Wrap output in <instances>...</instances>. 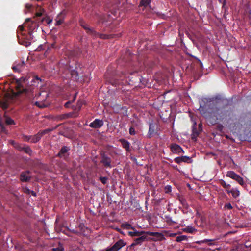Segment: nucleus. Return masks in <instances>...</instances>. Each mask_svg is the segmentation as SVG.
<instances>
[{"label":"nucleus","instance_id":"1","mask_svg":"<svg viewBox=\"0 0 251 251\" xmlns=\"http://www.w3.org/2000/svg\"><path fill=\"white\" fill-rule=\"evenodd\" d=\"M207 106L200 105L199 111L201 115L206 119H220L222 117V111L218 105L217 102H210Z\"/></svg>","mask_w":251,"mask_h":251},{"label":"nucleus","instance_id":"2","mask_svg":"<svg viewBox=\"0 0 251 251\" xmlns=\"http://www.w3.org/2000/svg\"><path fill=\"white\" fill-rule=\"evenodd\" d=\"M21 80H17L16 81L15 89L17 90V92H15L13 90L9 93L5 94L6 98L8 99H14L17 98L20 94L22 93H27L28 90L25 88H24L23 83L20 82Z\"/></svg>","mask_w":251,"mask_h":251},{"label":"nucleus","instance_id":"3","mask_svg":"<svg viewBox=\"0 0 251 251\" xmlns=\"http://www.w3.org/2000/svg\"><path fill=\"white\" fill-rule=\"evenodd\" d=\"M60 125H57L55 127L52 128H48L45 130L39 131L37 134L32 136L31 138V142L32 143H36L38 142L41 137L45 134L49 133L50 132L53 130L57 128Z\"/></svg>","mask_w":251,"mask_h":251},{"label":"nucleus","instance_id":"4","mask_svg":"<svg viewBox=\"0 0 251 251\" xmlns=\"http://www.w3.org/2000/svg\"><path fill=\"white\" fill-rule=\"evenodd\" d=\"M126 243L120 239L116 242L112 247L106 249V251H118L123 247L126 245Z\"/></svg>","mask_w":251,"mask_h":251},{"label":"nucleus","instance_id":"5","mask_svg":"<svg viewBox=\"0 0 251 251\" xmlns=\"http://www.w3.org/2000/svg\"><path fill=\"white\" fill-rule=\"evenodd\" d=\"M226 176L237 181L240 185H243L244 182L242 177L233 171L227 172Z\"/></svg>","mask_w":251,"mask_h":251},{"label":"nucleus","instance_id":"6","mask_svg":"<svg viewBox=\"0 0 251 251\" xmlns=\"http://www.w3.org/2000/svg\"><path fill=\"white\" fill-rule=\"evenodd\" d=\"M100 156L101 158L100 162L103 164V166L106 167L111 168V158L108 157L103 151L101 152Z\"/></svg>","mask_w":251,"mask_h":251},{"label":"nucleus","instance_id":"7","mask_svg":"<svg viewBox=\"0 0 251 251\" xmlns=\"http://www.w3.org/2000/svg\"><path fill=\"white\" fill-rule=\"evenodd\" d=\"M201 130L202 129H198L197 128V123L196 121H194L193 125L192 133L191 134L192 139L194 141H196Z\"/></svg>","mask_w":251,"mask_h":251},{"label":"nucleus","instance_id":"8","mask_svg":"<svg viewBox=\"0 0 251 251\" xmlns=\"http://www.w3.org/2000/svg\"><path fill=\"white\" fill-rule=\"evenodd\" d=\"M148 234H144L143 235L139 236L138 238L134 240L133 243L131 245V247H134L138 245H141L143 242L147 240Z\"/></svg>","mask_w":251,"mask_h":251},{"label":"nucleus","instance_id":"9","mask_svg":"<svg viewBox=\"0 0 251 251\" xmlns=\"http://www.w3.org/2000/svg\"><path fill=\"white\" fill-rule=\"evenodd\" d=\"M170 149L173 153H184V151L181 147L176 144H172L170 145Z\"/></svg>","mask_w":251,"mask_h":251},{"label":"nucleus","instance_id":"10","mask_svg":"<svg viewBox=\"0 0 251 251\" xmlns=\"http://www.w3.org/2000/svg\"><path fill=\"white\" fill-rule=\"evenodd\" d=\"M30 173V172L29 171L22 172L20 176V180L22 182L29 181L31 178V177L28 176Z\"/></svg>","mask_w":251,"mask_h":251},{"label":"nucleus","instance_id":"11","mask_svg":"<svg viewBox=\"0 0 251 251\" xmlns=\"http://www.w3.org/2000/svg\"><path fill=\"white\" fill-rule=\"evenodd\" d=\"M174 161L176 163L180 164L182 162L189 163L191 162V158L186 156H182L175 158Z\"/></svg>","mask_w":251,"mask_h":251},{"label":"nucleus","instance_id":"12","mask_svg":"<svg viewBox=\"0 0 251 251\" xmlns=\"http://www.w3.org/2000/svg\"><path fill=\"white\" fill-rule=\"evenodd\" d=\"M80 25L86 30V32L91 34H95L96 32L93 28H90L89 25L82 20L80 21Z\"/></svg>","mask_w":251,"mask_h":251},{"label":"nucleus","instance_id":"13","mask_svg":"<svg viewBox=\"0 0 251 251\" xmlns=\"http://www.w3.org/2000/svg\"><path fill=\"white\" fill-rule=\"evenodd\" d=\"M103 121L99 119H95L92 123H91L89 126L91 127L94 128H100L103 125Z\"/></svg>","mask_w":251,"mask_h":251},{"label":"nucleus","instance_id":"14","mask_svg":"<svg viewBox=\"0 0 251 251\" xmlns=\"http://www.w3.org/2000/svg\"><path fill=\"white\" fill-rule=\"evenodd\" d=\"M147 234L149 235L155 236L159 241L163 240L165 239L163 235L159 232H147Z\"/></svg>","mask_w":251,"mask_h":251},{"label":"nucleus","instance_id":"15","mask_svg":"<svg viewBox=\"0 0 251 251\" xmlns=\"http://www.w3.org/2000/svg\"><path fill=\"white\" fill-rule=\"evenodd\" d=\"M119 141L121 143L122 147L125 148L127 151H129L130 150V144L126 140L124 139H121Z\"/></svg>","mask_w":251,"mask_h":251},{"label":"nucleus","instance_id":"16","mask_svg":"<svg viewBox=\"0 0 251 251\" xmlns=\"http://www.w3.org/2000/svg\"><path fill=\"white\" fill-rule=\"evenodd\" d=\"M94 35H97L99 36V37L101 39H110V38H114L115 36H117L118 35H115V34H109V35H108V34H99V33H97L96 32L95 34H94Z\"/></svg>","mask_w":251,"mask_h":251},{"label":"nucleus","instance_id":"17","mask_svg":"<svg viewBox=\"0 0 251 251\" xmlns=\"http://www.w3.org/2000/svg\"><path fill=\"white\" fill-rule=\"evenodd\" d=\"M129 235L131 237H139L144 234H147V232L145 231H134L133 232L130 231L128 232Z\"/></svg>","mask_w":251,"mask_h":251},{"label":"nucleus","instance_id":"18","mask_svg":"<svg viewBox=\"0 0 251 251\" xmlns=\"http://www.w3.org/2000/svg\"><path fill=\"white\" fill-rule=\"evenodd\" d=\"M4 98L5 99V101H1L0 102V107L2 108L3 109H5L8 107V102L13 99H8L7 98H6L5 95L4 96Z\"/></svg>","mask_w":251,"mask_h":251},{"label":"nucleus","instance_id":"19","mask_svg":"<svg viewBox=\"0 0 251 251\" xmlns=\"http://www.w3.org/2000/svg\"><path fill=\"white\" fill-rule=\"evenodd\" d=\"M179 200L180 202H181V203L182 204V205H183L184 208H185L186 209L188 208L189 205L187 203L186 200L185 199V198H184L182 196H180L179 197Z\"/></svg>","mask_w":251,"mask_h":251},{"label":"nucleus","instance_id":"20","mask_svg":"<svg viewBox=\"0 0 251 251\" xmlns=\"http://www.w3.org/2000/svg\"><path fill=\"white\" fill-rule=\"evenodd\" d=\"M228 193H231L233 197L235 198L238 197L239 195V191L237 190L232 189L231 190H227Z\"/></svg>","mask_w":251,"mask_h":251},{"label":"nucleus","instance_id":"21","mask_svg":"<svg viewBox=\"0 0 251 251\" xmlns=\"http://www.w3.org/2000/svg\"><path fill=\"white\" fill-rule=\"evenodd\" d=\"M5 122L7 125L15 124L14 121L9 117H5Z\"/></svg>","mask_w":251,"mask_h":251},{"label":"nucleus","instance_id":"22","mask_svg":"<svg viewBox=\"0 0 251 251\" xmlns=\"http://www.w3.org/2000/svg\"><path fill=\"white\" fill-rule=\"evenodd\" d=\"M188 237L186 235H180L176 237V241L177 242H180L184 240H187Z\"/></svg>","mask_w":251,"mask_h":251},{"label":"nucleus","instance_id":"23","mask_svg":"<svg viewBox=\"0 0 251 251\" xmlns=\"http://www.w3.org/2000/svg\"><path fill=\"white\" fill-rule=\"evenodd\" d=\"M23 151L25 153L31 155L32 151L29 146H24Z\"/></svg>","mask_w":251,"mask_h":251},{"label":"nucleus","instance_id":"24","mask_svg":"<svg viewBox=\"0 0 251 251\" xmlns=\"http://www.w3.org/2000/svg\"><path fill=\"white\" fill-rule=\"evenodd\" d=\"M151 2V0H141L140 3V6L147 7Z\"/></svg>","mask_w":251,"mask_h":251},{"label":"nucleus","instance_id":"25","mask_svg":"<svg viewBox=\"0 0 251 251\" xmlns=\"http://www.w3.org/2000/svg\"><path fill=\"white\" fill-rule=\"evenodd\" d=\"M122 227H123L124 228H126L127 229H133L135 230V228L132 227L131 225L128 223H124L122 225Z\"/></svg>","mask_w":251,"mask_h":251},{"label":"nucleus","instance_id":"26","mask_svg":"<svg viewBox=\"0 0 251 251\" xmlns=\"http://www.w3.org/2000/svg\"><path fill=\"white\" fill-rule=\"evenodd\" d=\"M220 184L223 187H224L225 188H226V190H229L228 189H229V188L230 187V185L229 184H226V183L225 182V181L223 180H220Z\"/></svg>","mask_w":251,"mask_h":251},{"label":"nucleus","instance_id":"27","mask_svg":"<svg viewBox=\"0 0 251 251\" xmlns=\"http://www.w3.org/2000/svg\"><path fill=\"white\" fill-rule=\"evenodd\" d=\"M84 104V101L82 100H79L77 103L76 106L75 108V110H78L79 111L81 109V108L82 105Z\"/></svg>","mask_w":251,"mask_h":251},{"label":"nucleus","instance_id":"28","mask_svg":"<svg viewBox=\"0 0 251 251\" xmlns=\"http://www.w3.org/2000/svg\"><path fill=\"white\" fill-rule=\"evenodd\" d=\"M215 240V239H204L203 240L197 241L196 242V243L198 244H201V243H206V242H210V241H214Z\"/></svg>","mask_w":251,"mask_h":251},{"label":"nucleus","instance_id":"29","mask_svg":"<svg viewBox=\"0 0 251 251\" xmlns=\"http://www.w3.org/2000/svg\"><path fill=\"white\" fill-rule=\"evenodd\" d=\"M68 151V148L66 146H64L63 147L61 150L60 151V152L59 153H58V155H60V154L61 153V154H64L66 152H67Z\"/></svg>","mask_w":251,"mask_h":251},{"label":"nucleus","instance_id":"30","mask_svg":"<svg viewBox=\"0 0 251 251\" xmlns=\"http://www.w3.org/2000/svg\"><path fill=\"white\" fill-rule=\"evenodd\" d=\"M154 132V126L152 124L149 125V133L150 135L152 134Z\"/></svg>","mask_w":251,"mask_h":251},{"label":"nucleus","instance_id":"31","mask_svg":"<svg viewBox=\"0 0 251 251\" xmlns=\"http://www.w3.org/2000/svg\"><path fill=\"white\" fill-rule=\"evenodd\" d=\"M35 104L38 107L43 108L46 107L47 106L44 103L40 102L37 101L35 103Z\"/></svg>","mask_w":251,"mask_h":251},{"label":"nucleus","instance_id":"32","mask_svg":"<svg viewBox=\"0 0 251 251\" xmlns=\"http://www.w3.org/2000/svg\"><path fill=\"white\" fill-rule=\"evenodd\" d=\"M45 21L48 24H50L52 22V20L50 19L49 18H44L42 20V22H43Z\"/></svg>","mask_w":251,"mask_h":251},{"label":"nucleus","instance_id":"33","mask_svg":"<svg viewBox=\"0 0 251 251\" xmlns=\"http://www.w3.org/2000/svg\"><path fill=\"white\" fill-rule=\"evenodd\" d=\"M100 179L101 183H102L103 184H105L107 182V178L106 177H100Z\"/></svg>","mask_w":251,"mask_h":251},{"label":"nucleus","instance_id":"34","mask_svg":"<svg viewBox=\"0 0 251 251\" xmlns=\"http://www.w3.org/2000/svg\"><path fill=\"white\" fill-rule=\"evenodd\" d=\"M129 134L130 135H135L136 134V132H135V129L133 127H131L129 128Z\"/></svg>","mask_w":251,"mask_h":251},{"label":"nucleus","instance_id":"35","mask_svg":"<svg viewBox=\"0 0 251 251\" xmlns=\"http://www.w3.org/2000/svg\"><path fill=\"white\" fill-rule=\"evenodd\" d=\"M12 68L15 72H19L20 71L19 65H16L15 66H13Z\"/></svg>","mask_w":251,"mask_h":251},{"label":"nucleus","instance_id":"36","mask_svg":"<svg viewBox=\"0 0 251 251\" xmlns=\"http://www.w3.org/2000/svg\"><path fill=\"white\" fill-rule=\"evenodd\" d=\"M164 189L166 193H169L171 192V187L170 185L165 186Z\"/></svg>","mask_w":251,"mask_h":251},{"label":"nucleus","instance_id":"37","mask_svg":"<svg viewBox=\"0 0 251 251\" xmlns=\"http://www.w3.org/2000/svg\"><path fill=\"white\" fill-rule=\"evenodd\" d=\"M15 148H17L20 151H23V150H24V146H21L20 145H19L17 144H16V145L15 146Z\"/></svg>","mask_w":251,"mask_h":251},{"label":"nucleus","instance_id":"38","mask_svg":"<svg viewBox=\"0 0 251 251\" xmlns=\"http://www.w3.org/2000/svg\"><path fill=\"white\" fill-rule=\"evenodd\" d=\"M15 148H17L20 151H23V150H24V146H21L20 145H19L17 144H16V145L15 146Z\"/></svg>","mask_w":251,"mask_h":251},{"label":"nucleus","instance_id":"39","mask_svg":"<svg viewBox=\"0 0 251 251\" xmlns=\"http://www.w3.org/2000/svg\"><path fill=\"white\" fill-rule=\"evenodd\" d=\"M26 192L28 194H30L31 193L34 196H36V193L34 191H31L29 189H27L26 190Z\"/></svg>","mask_w":251,"mask_h":251},{"label":"nucleus","instance_id":"40","mask_svg":"<svg viewBox=\"0 0 251 251\" xmlns=\"http://www.w3.org/2000/svg\"><path fill=\"white\" fill-rule=\"evenodd\" d=\"M53 251H63V249L62 248H56L52 249Z\"/></svg>","mask_w":251,"mask_h":251},{"label":"nucleus","instance_id":"41","mask_svg":"<svg viewBox=\"0 0 251 251\" xmlns=\"http://www.w3.org/2000/svg\"><path fill=\"white\" fill-rule=\"evenodd\" d=\"M16 65H19V68L21 70V68L25 65V63L24 61H22L21 63L17 64Z\"/></svg>","mask_w":251,"mask_h":251},{"label":"nucleus","instance_id":"42","mask_svg":"<svg viewBox=\"0 0 251 251\" xmlns=\"http://www.w3.org/2000/svg\"><path fill=\"white\" fill-rule=\"evenodd\" d=\"M225 207H226L228 209H231L232 208V206L230 203H228L225 205Z\"/></svg>","mask_w":251,"mask_h":251},{"label":"nucleus","instance_id":"43","mask_svg":"<svg viewBox=\"0 0 251 251\" xmlns=\"http://www.w3.org/2000/svg\"><path fill=\"white\" fill-rule=\"evenodd\" d=\"M63 23V21L62 20H59L56 21V25H60Z\"/></svg>","mask_w":251,"mask_h":251},{"label":"nucleus","instance_id":"44","mask_svg":"<svg viewBox=\"0 0 251 251\" xmlns=\"http://www.w3.org/2000/svg\"><path fill=\"white\" fill-rule=\"evenodd\" d=\"M245 246L246 247H249L251 246V243L249 242H245Z\"/></svg>","mask_w":251,"mask_h":251},{"label":"nucleus","instance_id":"45","mask_svg":"<svg viewBox=\"0 0 251 251\" xmlns=\"http://www.w3.org/2000/svg\"><path fill=\"white\" fill-rule=\"evenodd\" d=\"M19 80H21L20 81V82H21L22 83H23V82H25V80H26V78H23V77H21L20 78Z\"/></svg>","mask_w":251,"mask_h":251},{"label":"nucleus","instance_id":"46","mask_svg":"<svg viewBox=\"0 0 251 251\" xmlns=\"http://www.w3.org/2000/svg\"><path fill=\"white\" fill-rule=\"evenodd\" d=\"M0 128H1V131H4L5 128H4L3 126L2 125V124L1 123H0Z\"/></svg>","mask_w":251,"mask_h":251},{"label":"nucleus","instance_id":"47","mask_svg":"<svg viewBox=\"0 0 251 251\" xmlns=\"http://www.w3.org/2000/svg\"><path fill=\"white\" fill-rule=\"evenodd\" d=\"M71 103V102L70 101H68L67 102H66L64 106H65V107L67 108L69 107V105Z\"/></svg>","mask_w":251,"mask_h":251},{"label":"nucleus","instance_id":"48","mask_svg":"<svg viewBox=\"0 0 251 251\" xmlns=\"http://www.w3.org/2000/svg\"><path fill=\"white\" fill-rule=\"evenodd\" d=\"M18 29L20 31H22L24 30V26L22 25L19 26L18 27Z\"/></svg>","mask_w":251,"mask_h":251},{"label":"nucleus","instance_id":"49","mask_svg":"<svg viewBox=\"0 0 251 251\" xmlns=\"http://www.w3.org/2000/svg\"><path fill=\"white\" fill-rule=\"evenodd\" d=\"M43 15V13L42 12H38L36 13V15L38 17H40Z\"/></svg>","mask_w":251,"mask_h":251},{"label":"nucleus","instance_id":"50","mask_svg":"<svg viewBox=\"0 0 251 251\" xmlns=\"http://www.w3.org/2000/svg\"><path fill=\"white\" fill-rule=\"evenodd\" d=\"M176 235V233H171L169 234L170 237H174Z\"/></svg>","mask_w":251,"mask_h":251},{"label":"nucleus","instance_id":"51","mask_svg":"<svg viewBox=\"0 0 251 251\" xmlns=\"http://www.w3.org/2000/svg\"><path fill=\"white\" fill-rule=\"evenodd\" d=\"M194 230H195V229L193 228H191L189 229V232L190 233L193 232Z\"/></svg>","mask_w":251,"mask_h":251},{"label":"nucleus","instance_id":"52","mask_svg":"<svg viewBox=\"0 0 251 251\" xmlns=\"http://www.w3.org/2000/svg\"><path fill=\"white\" fill-rule=\"evenodd\" d=\"M76 95H77V93H75L74 96V98H73V100H72V102L74 101L75 99V98H76Z\"/></svg>","mask_w":251,"mask_h":251},{"label":"nucleus","instance_id":"53","mask_svg":"<svg viewBox=\"0 0 251 251\" xmlns=\"http://www.w3.org/2000/svg\"><path fill=\"white\" fill-rule=\"evenodd\" d=\"M10 143H11V144H12L14 147H15V145H16V143H15L14 142V141H10Z\"/></svg>","mask_w":251,"mask_h":251},{"label":"nucleus","instance_id":"54","mask_svg":"<svg viewBox=\"0 0 251 251\" xmlns=\"http://www.w3.org/2000/svg\"><path fill=\"white\" fill-rule=\"evenodd\" d=\"M31 136H26V138L27 139V140H29L30 139L31 140Z\"/></svg>","mask_w":251,"mask_h":251},{"label":"nucleus","instance_id":"55","mask_svg":"<svg viewBox=\"0 0 251 251\" xmlns=\"http://www.w3.org/2000/svg\"><path fill=\"white\" fill-rule=\"evenodd\" d=\"M64 117H65V116L60 115V116H59V118L60 119H62L64 118Z\"/></svg>","mask_w":251,"mask_h":251},{"label":"nucleus","instance_id":"56","mask_svg":"<svg viewBox=\"0 0 251 251\" xmlns=\"http://www.w3.org/2000/svg\"><path fill=\"white\" fill-rule=\"evenodd\" d=\"M201 126H202L201 124H200L199 125V129H201Z\"/></svg>","mask_w":251,"mask_h":251},{"label":"nucleus","instance_id":"57","mask_svg":"<svg viewBox=\"0 0 251 251\" xmlns=\"http://www.w3.org/2000/svg\"><path fill=\"white\" fill-rule=\"evenodd\" d=\"M211 241L209 242V244H209V245H214V244H213V243H211Z\"/></svg>","mask_w":251,"mask_h":251},{"label":"nucleus","instance_id":"58","mask_svg":"<svg viewBox=\"0 0 251 251\" xmlns=\"http://www.w3.org/2000/svg\"><path fill=\"white\" fill-rule=\"evenodd\" d=\"M71 115V114H68L66 115V116H67V117H71L72 116H71V115Z\"/></svg>","mask_w":251,"mask_h":251},{"label":"nucleus","instance_id":"59","mask_svg":"<svg viewBox=\"0 0 251 251\" xmlns=\"http://www.w3.org/2000/svg\"><path fill=\"white\" fill-rule=\"evenodd\" d=\"M72 232H73V233H77V232H76V231H75L74 230H73L72 231Z\"/></svg>","mask_w":251,"mask_h":251},{"label":"nucleus","instance_id":"60","mask_svg":"<svg viewBox=\"0 0 251 251\" xmlns=\"http://www.w3.org/2000/svg\"><path fill=\"white\" fill-rule=\"evenodd\" d=\"M26 7L29 8L30 7V6L27 5Z\"/></svg>","mask_w":251,"mask_h":251},{"label":"nucleus","instance_id":"61","mask_svg":"<svg viewBox=\"0 0 251 251\" xmlns=\"http://www.w3.org/2000/svg\"><path fill=\"white\" fill-rule=\"evenodd\" d=\"M26 21H29V19H27Z\"/></svg>","mask_w":251,"mask_h":251},{"label":"nucleus","instance_id":"62","mask_svg":"<svg viewBox=\"0 0 251 251\" xmlns=\"http://www.w3.org/2000/svg\"><path fill=\"white\" fill-rule=\"evenodd\" d=\"M74 117H77V115H75V116H74Z\"/></svg>","mask_w":251,"mask_h":251},{"label":"nucleus","instance_id":"63","mask_svg":"<svg viewBox=\"0 0 251 251\" xmlns=\"http://www.w3.org/2000/svg\"><path fill=\"white\" fill-rule=\"evenodd\" d=\"M105 251H106V250Z\"/></svg>","mask_w":251,"mask_h":251}]
</instances>
